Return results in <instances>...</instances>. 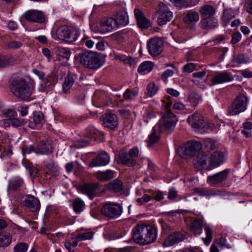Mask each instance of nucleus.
Here are the masks:
<instances>
[{"label":"nucleus","instance_id":"1","mask_svg":"<svg viewBox=\"0 0 252 252\" xmlns=\"http://www.w3.org/2000/svg\"><path fill=\"white\" fill-rule=\"evenodd\" d=\"M132 238L142 246L151 244L156 241L158 232L155 227L146 224H137L132 229Z\"/></svg>","mask_w":252,"mask_h":252},{"label":"nucleus","instance_id":"2","mask_svg":"<svg viewBox=\"0 0 252 252\" xmlns=\"http://www.w3.org/2000/svg\"><path fill=\"white\" fill-rule=\"evenodd\" d=\"M10 88L14 95L18 98L25 101L31 100L34 87L25 79L22 78L14 79L10 85Z\"/></svg>","mask_w":252,"mask_h":252},{"label":"nucleus","instance_id":"3","mask_svg":"<svg viewBox=\"0 0 252 252\" xmlns=\"http://www.w3.org/2000/svg\"><path fill=\"white\" fill-rule=\"evenodd\" d=\"M76 58V56L75 57ZM77 58L80 63L85 68L96 69L102 66L105 58L101 54L92 51L79 53Z\"/></svg>","mask_w":252,"mask_h":252},{"label":"nucleus","instance_id":"4","mask_svg":"<svg viewBox=\"0 0 252 252\" xmlns=\"http://www.w3.org/2000/svg\"><path fill=\"white\" fill-rule=\"evenodd\" d=\"M187 122L195 131L204 132L208 129H212L214 125L208 119L198 113H194L189 116Z\"/></svg>","mask_w":252,"mask_h":252},{"label":"nucleus","instance_id":"5","mask_svg":"<svg viewBox=\"0 0 252 252\" xmlns=\"http://www.w3.org/2000/svg\"><path fill=\"white\" fill-rule=\"evenodd\" d=\"M177 121V117L173 113H163L162 119L159 120L156 126L161 132L165 131L170 133L174 130Z\"/></svg>","mask_w":252,"mask_h":252},{"label":"nucleus","instance_id":"6","mask_svg":"<svg viewBox=\"0 0 252 252\" xmlns=\"http://www.w3.org/2000/svg\"><path fill=\"white\" fill-rule=\"evenodd\" d=\"M201 148L202 145L199 142H189L178 149L179 155L183 158H190Z\"/></svg>","mask_w":252,"mask_h":252},{"label":"nucleus","instance_id":"7","mask_svg":"<svg viewBox=\"0 0 252 252\" xmlns=\"http://www.w3.org/2000/svg\"><path fill=\"white\" fill-rule=\"evenodd\" d=\"M122 213V209L120 205L111 202L104 204L101 209V214L110 219L118 218Z\"/></svg>","mask_w":252,"mask_h":252},{"label":"nucleus","instance_id":"8","mask_svg":"<svg viewBox=\"0 0 252 252\" xmlns=\"http://www.w3.org/2000/svg\"><path fill=\"white\" fill-rule=\"evenodd\" d=\"M247 102L248 99L245 95L243 94L239 95L235 98L229 110V113L234 115L245 111L247 108Z\"/></svg>","mask_w":252,"mask_h":252},{"label":"nucleus","instance_id":"9","mask_svg":"<svg viewBox=\"0 0 252 252\" xmlns=\"http://www.w3.org/2000/svg\"><path fill=\"white\" fill-rule=\"evenodd\" d=\"M147 46L149 54L153 57H156L163 51V41L158 37H154L149 39Z\"/></svg>","mask_w":252,"mask_h":252},{"label":"nucleus","instance_id":"10","mask_svg":"<svg viewBox=\"0 0 252 252\" xmlns=\"http://www.w3.org/2000/svg\"><path fill=\"white\" fill-rule=\"evenodd\" d=\"M194 164L197 167L209 170L212 169L209 152L200 153L194 159Z\"/></svg>","mask_w":252,"mask_h":252},{"label":"nucleus","instance_id":"11","mask_svg":"<svg viewBox=\"0 0 252 252\" xmlns=\"http://www.w3.org/2000/svg\"><path fill=\"white\" fill-rule=\"evenodd\" d=\"M159 9L157 12L159 14L158 22L159 26L166 24L171 21L173 17V13L169 10L167 6L162 2L158 5Z\"/></svg>","mask_w":252,"mask_h":252},{"label":"nucleus","instance_id":"12","mask_svg":"<svg viewBox=\"0 0 252 252\" xmlns=\"http://www.w3.org/2000/svg\"><path fill=\"white\" fill-rule=\"evenodd\" d=\"M229 173V169H225L213 175L208 176L207 183L211 186L221 185L227 180Z\"/></svg>","mask_w":252,"mask_h":252},{"label":"nucleus","instance_id":"13","mask_svg":"<svg viewBox=\"0 0 252 252\" xmlns=\"http://www.w3.org/2000/svg\"><path fill=\"white\" fill-rule=\"evenodd\" d=\"M24 18L29 21L39 24L45 23L46 17L43 12L37 10H28L23 15Z\"/></svg>","mask_w":252,"mask_h":252},{"label":"nucleus","instance_id":"14","mask_svg":"<svg viewBox=\"0 0 252 252\" xmlns=\"http://www.w3.org/2000/svg\"><path fill=\"white\" fill-rule=\"evenodd\" d=\"M78 190L92 198L96 196L100 189L98 183H84L79 186Z\"/></svg>","mask_w":252,"mask_h":252},{"label":"nucleus","instance_id":"15","mask_svg":"<svg viewBox=\"0 0 252 252\" xmlns=\"http://www.w3.org/2000/svg\"><path fill=\"white\" fill-rule=\"evenodd\" d=\"M234 77L232 74L227 71L217 72L211 79L212 84L211 86L222 84L233 81Z\"/></svg>","mask_w":252,"mask_h":252},{"label":"nucleus","instance_id":"16","mask_svg":"<svg viewBox=\"0 0 252 252\" xmlns=\"http://www.w3.org/2000/svg\"><path fill=\"white\" fill-rule=\"evenodd\" d=\"M110 156L105 151L100 152L95 158L89 163V167H94L105 166L109 163Z\"/></svg>","mask_w":252,"mask_h":252},{"label":"nucleus","instance_id":"17","mask_svg":"<svg viewBox=\"0 0 252 252\" xmlns=\"http://www.w3.org/2000/svg\"><path fill=\"white\" fill-rule=\"evenodd\" d=\"M194 192L201 196H205L208 199L213 196H223L224 195L223 191L220 190L209 189L205 188H194Z\"/></svg>","mask_w":252,"mask_h":252},{"label":"nucleus","instance_id":"18","mask_svg":"<svg viewBox=\"0 0 252 252\" xmlns=\"http://www.w3.org/2000/svg\"><path fill=\"white\" fill-rule=\"evenodd\" d=\"M116 28H117L115 25L113 17H109L100 22L99 31L102 33H105L111 32Z\"/></svg>","mask_w":252,"mask_h":252},{"label":"nucleus","instance_id":"19","mask_svg":"<svg viewBox=\"0 0 252 252\" xmlns=\"http://www.w3.org/2000/svg\"><path fill=\"white\" fill-rule=\"evenodd\" d=\"M184 239L183 234L180 232H175L169 235L163 242V245L164 247H170L175 244L182 241Z\"/></svg>","mask_w":252,"mask_h":252},{"label":"nucleus","instance_id":"20","mask_svg":"<svg viewBox=\"0 0 252 252\" xmlns=\"http://www.w3.org/2000/svg\"><path fill=\"white\" fill-rule=\"evenodd\" d=\"M77 79V75L69 71L67 76L64 78V81L62 85L63 91L64 93H69V91L74 82Z\"/></svg>","mask_w":252,"mask_h":252},{"label":"nucleus","instance_id":"21","mask_svg":"<svg viewBox=\"0 0 252 252\" xmlns=\"http://www.w3.org/2000/svg\"><path fill=\"white\" fill-rule=\"evenodd\" d=\"M103 122L104 126L110 129H114L118 125L116 116L111 113H107L103 116Z\"/></svg>","mask_w":252,"mask_h":252},{"label":"nucleus","instance_id":"22","mask_svg":"<svg viewBox=\"0 0 252 252\" xmlns=\"http://www.w3.org/2000/svg\"><path fill=\"white\" fill-rule=\"evenodd\" d=\"M134 15L137 25L140 28L147 29L151 26L150 20L144 16L142 12L139 9H134Z\"/></svg>","mask_w":252,"mask_h":252},{"label":"nucleus","instance_id":"23","mask_svg":"<svg viewBox=\"0 0 252 252\" xmlns=\"http://www.w3.org/2000/svg\"><path fill=\"white\" fill-rule=\"evenodd\" d=\"M15 114L16 112L12 109L6 110L4 112L5 117L7 118L5 120L9 121L11 125L15 127L21 126L24 124V121L23 119L14 118Z\"/></svg>","mask_w":252,"mask_h":252},{"label":"nucleus","instance_id":"24","mask_svg":"<svg viewBox=\"0 0 252 252\" xmlns=\"http://www.w3.org/2000/svg\"><path fill=\"white\" fill-rule=\"evenodd\" d=\"M210 157L212 163V169L220 165L224 161V155L220 151L210 152Z\"/></svg>","mask_w":252,"mask_h":252},{"label":"nucleus","instance_id":"25","mask_svg":"<svg viewBox=\"0 0 252 252\" xmlns=\"http://www.w3.org/2000/svg\"><path fill=\"white\" fill-rule=\"evenodd\" d=\"M25 205L32 212L39 210L40 207L38 199L31 195H28L26 196Z\"/></svg>","mask_w":252,"mask_h":252},{"label":"nucleus","instance_id":"26","mask_svg":"<svg viewBox=\"0 0 252 252\" xmlns=\"http://www.w3.org/2000/svg\"><path fill=\"white\" fill-rule=\"evenodd\" d=\"M113 19L115 20L117 28L125 26L126 25V12L124 10L118 11L113 17Z\"/></svg>","mask_w":252,"mask_h":252},{"label":"nucleus","instance_id":"27","mask_svg":"<svg viewBox=\"0 0 252 252\" xmlns=\"http://www.w3.org/2000/svg\"><path fill=\"white\" fill-rule=\"evenodd\" d=\"M203 220L202 219H195L191 223L190 229L194 235H200L202 233Z\"/></svg>","mask_w":252,"mask_h":252},{"label":"nucleus","instance_id":"28","mask_svg":"<svg viewBox=\"0 0 252 252\" xmlns=\"http://www.w3.org/2000/svg\"><path fill=\"white\" fill-rule=\"evenodd\" d=\"M139 154V151L137 148L135 147L130 149L127 155V166L132 167L135 165L136 162V158Z\"/></svg>","mask_w":252,"mask_h":252},{"label":"nucleus","instance_id":"29","mask_svg":"<svg viewBox=\"0 0 252 252\" xmlns=\"http://www.w3.org/2000/svg\"><path fill=\"white\" fill-rule=\"evenodd\" d=\"M199 19L198 13L193 10L188 11L183 18L184 21L186 24L197 22L199 21Z\"/></svg>","mask_w":252,"mask_h":252},{"label":"nucleus","instance_id":"30","mask_svg":"<svg viewBox=\"0 0 252 252\" xmlns=\"http://www.w3.org/2000/svg\"><path fill=\"white\" fill-rule=\"evenodd\" d=\"M217 26V20L212 17L204 18L201 21V27L204 29H212L216 27Z\"/></svg>","mask_w":252,"mask_h":252},{"label":"nucleus","instance_id":"31","mask_svg":"<svg viewBox=\"0 0 252 252\" xmlns=\"http://www.w3.org/2000/svg\"><path fill=\"white\" fill-rule=\"evenodd\" d=\"M69 27L64 26L60 27L56 32L57 38L60 40H64L67 42Z\"/></svg>","mask_w":252,"mask_h":252},{"label":"nucleus","instance_id":"32","mask_svg":"<svg viewBox=\"0 0 252 252\" xmlns=\"http://www.w3.org/2000/svg\"><path fill=\"white\" fill-rule=\"evenodd\" d=\"M97 179L100 181H107L114 178V171L107 170L105 171H98L95 174Z\"/></svg>","mask_w":252,"mask_h":252},{"label":"nucleus","instance_id":"33","mask_svg":"<svg viewBox=\"0 0 252 252\" xmlns=\"http://www.w3.org/2000/svg\"><path fill=\"white\" fill-rule=\"evenodd\" d=\"M101 134V132L93 126H88L84 131V136L89 138H96Z\"/></svg>","mask_w":252,"mask_h":252},{"label":"nucleus","instance_id":"34","mask_svg":"<svg viewBox=\"0 0 252 252\" xmlns=\"http://www.w3.org/2000/svg\"><path fill=\"white\" fill-rule=\"evenodd\" d=\"M12 242V236L8 233L0 231V248H6Z\"/></svg>","mask_w":252,"mask_h":252},{"label":"nucleus","instance_id":"35","mask_svg":"<svg viewBox=\"0 0 252 252\" xmlns=\"http://www.w3.org/2000/svg\"><path fill=\"white\" fill-rule=\"evenodd\" d=\"M23 184L24 181L21 178L16 177L9 181L8 189L15 190L21 188Z\"/></svg>","mask_w":252,"mask_h":252},{"label":"nucleus","instance_id":"36","mask_svg":"<svg viewBox=\"0 0 252 252\" xmlns=\"http://www.w3.org/2000/svg\"><path fill=\"white\" fill-rule=\"evenodd\" d=\"M199 12L204 18L212 17L215 13V9L211 5H205L200 9Z\"/></svg>","mask_w":252,"mask_h":252},{"label":"nucleus","instance_id":"37","mask_svg":"<svg viewBox=\"0 0 252 252\" xmlns=\"http://www.w3.org/2000/svg\"><path fill=\"white\" fill-rule=\"evenodd\" d=\"M235 17V13L232 8L226 9L223 10L221 17L224 26L227 25L230 20Z\"/></svg>","mask_w":252,"mask_h":252},{"label":"nucleus","instance_id":"38","mask_svg":"<svg viewBox=\"0 0 252 252\" xmlns=\"http://www.w3.org/2000/svg\"><path fill=\"white\" fill-rule=\"evenodd\" d=\"M36 154H48L52 152L51 146L48 143L41 142L36 147Z\"/></svg>","mask_w":252,"mask_h":252},{"label":"nucleus","instance_id":"39","mask_svg":"<svg viewBox=\"0 0 252 252\" xmlns=\"http://www.w3.org/2000/svg\"><path fill=\"white\" fill-rule=\"evenodd\" d=\"M172 4L180 8H187L194 5L190 0H170Z\"/></svg>","mask_w":252,"mask_h":252},{"label":"nucleus","instance_id":"40","mask_svg":"<svg viewBox=\"0 0 252 252\" xmlns=\"http://www.w3.org/2000/svg\"><path fill=\"white\" fill-rule=\"evenodd\" d=\"M153 66L154 64L152 62H144L138 67V71L139 73H143L144 74L149 73L152 70Z\"/></svg>","mask_w":252,"mask_h":252},{"label":"nucleus","instance_id":"41","mask_svg":"<svg viewBox=\"0 0 252 252\" xmlns=\"http://www.w3.org/2000/svg\"><path fill=\"white\" fill-rule=\"evenodd\" d=\"M22 163L24 167L29 170V173L31 176L33 177L37 176L38 170L32 162L25 159L23 161Z\"/></svg>","mask_w":252,"mask_h":252},{"label":"nucleus","instance_id":"42","mask_svg":"<svg viewBox=\"0 0 252 252\" xmlns=\"http://www.w3.org/2000/svg\"><path fill=\"white\" fill-rule=\"evenodd\" d=\"M69 33H68V42L72 43L76 40L80 35V31L78 29L72 27H69Z\"/></svg>","mask_w":252,"mask_h":252},{"label":"nucleus","instance_id":"43","mask_svg":"<svg viewBox=\"0 0 252 252\" xmlns=\"http://www.w3.org/2000/svg\"><path fill=\"white\" fill-rule=\"evenodd\" d=\"M84 201L79 198H76L74 199L73 201V210L76 213H81L84 207Z\"/></svg>","mask_w":252,"mask_h":252},{"label":"nucleus","instance_id":"44","mask_svg":"<svg viewBox=\"0 0 252 252\" xmlns=\"http://www.w3.org/2000/svg\"><path fill=\"white\" fill-rule=\"evenodd\" d=\"M157 126L153 128V130L152 133L149 136L148 140V146L150 147L155 143H157L159 139V137L156 132Z\"/></svg>","mask_w":252,"mask_h":252},{"label":"nucleus","instance_id":"45","mask_svg":"<svg viewBox=\"0 0 252 252\" xmlns=\"http://www.w3.org/2000/svg\"><path fill=\"white\" fill-rule=\"evenodd\" d=\"M188 101L191 103L193 106H196L201 101V97L198 94L195 93H191L188 97Z\"/></svg>","mask_w":252,"mask_h":252},{"label":"nucleus","instance_id":"46","mask_svg":"<svg viewBox=\"0 0 252 252\" xmlns=\"http://www.w3.org/2000/svg\"><path fill=\"white\" fill-rule=\"evenodd\" d=\"M109 188L114 192H120L122 190V183L119 180H114L109 184Z\"/></svg>","mask_w":252,"mask_h":252},{"label":"nucleus","instance_id":"47","mask_svg":"<svg viewBox=\"0 0 252 252\" xmlns=\"http://www.w3.org/2000/svg\"><path fill=\"white\" fill-rule=\"evenodd\" d=\"M205 231L206 235V238H202V239L203 240L204 244L206 245H208L212 239V231L211 229V228L207 226L205 228Z\"/></svg>","mask_w":252,"mask_h":252},{"label":"nucleus","instance_id":"48","mask_svg":"<svg viewBox=\"0 0 252 252\" xmlns=\"http://www.w3.org/2000/svg\"><path fill=\"white\" fill-rule=\"evenodd\" d=\"M93 234L92 232H87L79 234L76 236H75L74 239L78 241H81L83 240L91 239L93 238Z\"/></svg>","mask_w":252,"mask_h":252},{"label":"nucleus","instance_id":"49","mask_svg":"<svg viewBox=\"0 0 252 252\" xmlns=\"http://www.w3.org/2000/svg\"><path fill=\"white\" fill-rule=\"evenodd\" d=\"M147 94L148 96L152 97L156 94L158 91V87L156 86L155 84L151 82L150 83L147 87Z\"/></svg>","mask_w":252,"mask_h":252},{"label":"nucleus","instance_id":"50","mask_svg":"<svg viewBox=\"0 0 252 252\" xmlns=\"http://www.w3.org/2000/svg\"><path fill=\"white\" fill-rule=\"evenodd\" d=\"M58 55L64 59H68L70 56V51L68 48L60 47L58 49Z\"/></svg>","mask_w":252,"mask_h":252},{"label":"nucleus","instance_id":"51","mask_svg":"<svg viewBox=\"0 0 252 252\" xmlns=\"http://www.w3.org/2000/svg\"><path fill=\"white\" fill-rule=\"evenodd\" d=\"M28 249V245L25 243H18L13 249L14 252H27Z\"/></svg>","mask_w":252,"mask_h":252},{"label":"nucleus","instance_id":"52","mask_svg":"<svg viewBox=\"0 0 252 252\" xmlns=\"http://www.w3.org/2000/svg\"><path fill=\"white\" fill-rule=\"evenodd\" d=\"M12 63V58L0 56V67H6L11 64Z\"/></svg>","mask_w":252,"mask_h":252},{"label":"nucleus","instance_id":"53","mask_svg":"<svg viewBox=\"0 0 252 252\" xmlns=\"http://www.w3.org/2000/svg\"><path fill=\"white\" fill-rule=\"evenodd\" d=\"M44 115L41 112H35L33 113V121L35 125L41 124L43 121Z\"/></svg>","mask_w":252,"mask_h":252},{"label":"nucleus","instance_id":"54","mask_svg":"<svg viewBox=\"0 0 252 252\" xmlns=\"http://www.w3.org/2000/svg\"><path fill=\"white\" fill-rule=\"evenodd\" d=\"M46 167L51 173L55 174L58 171L59 168L53 161H48L46 163Z\"/></svg>","mask_w":252,"mask_h":252},{"label":"nucleus","instance_id":"55","mask_svg":"<svg viewBox=\"0 0 252 252\" xmlns=\"http://www.w3.org/2000/svg\"><path fill=\"white\" fill-rule=\"evenodd\" d=\"M162 111L161 112L162 115L163 113H166L167 112L172 113L170 110V107L172 105V103L169 101H166L165 100H162Z\"/></svg>","mask_w":252,"mask_h":252},{"label":"nucleus","instance_id":"56","mask_svg":"<svg viewBox=\"0 0 252 252\" xmlns=\"http://www.w3.org/2000/svg\"><path fill=\"white\" fill-rule=\"evenodd\" d=\"M178 196V191L175 188L169 189L167 197L169 199L173 200L176 199Z\"/></svg>","mask_w":252,"mask_h":252},{"label":"nucleus","instance_id":"57","mask_svg":"<svg viewBox=\"0 0 252 252\" xmlns=\"http://www.w3.org/2000/svg\"><path fill=\"white\" fill-rule=\"evenodd\" d=\"M196 65L194 63H188L183 67V71L185 72L190 73L192 72L195 68Z\"/></svg>","mask_w":252,"mask_h":252},{"label":"nucleus","instance_id":"58","mask_svg":"<svg viewBox=\"0 0 252 252\" xmlns=\"http://www.w3.org/2000/svg\"><path fill=\"white\" fill-rule=\"evenodd\" d=\"M151 199H152V196L144 193L141 198H139L137 199V202L140 204H143L149 202Z\"/></svg>","mask_w":252,"mask_h":252},{"label":"nucleus","instance_id":"59","mask_svg":"<svg viewBox=\"0 0 252 252\" xmlns=\"http://www.w3.org/2000/svg\"><path fill=\"white\" fill-rule=\"evenodd\" d=\"M137 59L131 56H127V64H128L131 68H134L137 65Z\"/></svg>","mask_w":252,"mask_h":252},{"label":"nucleus","instance_id":"60","mask_svg":"<svg viewBox=\"0 0 252 252\" xmlns=\"http://www.w3.org/2000/svg\"><path fill=\"white\" fill-rule=\"evenodd\" d=\"M118 162L124 165L126 164V152L124 149L120 152L119 159Z\"/></svg>","mask_w":252,"mask_h":252},{"label":"nucleus","instance_id":"61","mask_svg":"<svg viewBox=\"0 0 252 252\" xmlns=\"http://www.w3.org/2000/svg\"><path fill=\"white\" fill-rule=\"evenodd\" d=\"M23 45V44L20 41L12 40L8 43V47L10 48H19Z\"/></svg>","mask_w":252,"mask_h":252},{"label":"nucleus","instance_id":"62","mask_svg":"<svg viewBox=\"0 0 252 252\" xmlns=\"http://www.w3.org/2000/svg\"><path fill=\"white\" fill-rule=\"evenodd\" d=\"M137 94L138 91L136 90L127 89V99H132Z\"/></svg>","mask_w":252,"mask_h":252},{"label":"nucleus","instance_id":"63","mask_svg":"<svg viewBox=\"0 0 252 252\" xmlns=\"http://www.w3.org/2000/svg\"><path fill=\"white\" fill-rule=\"evenodd\" d=\"M155 117L156 113L154 111L152 110H147L145 116V121L148 123L150 120L154 119Z\"/></svg>","mask_w":252,"mask_h":252},{"label":"nucleus","instance_id":"64","mask_svg":"<svg viewBox=\"0 0 252 252\" xmlns=\"http://www.w3.org/2000/svg\"><path fill=\"white\" fill-rule=\"evenodd\" d=\"M164 198L163 193L160 191H155L152 195V199L156 201H159L162 200Z\"/></svg>","mask_w":252,"mask_h":252}]
</instances>
